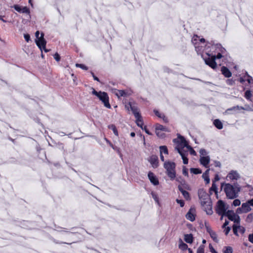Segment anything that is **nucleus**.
<instances>
[{"label":"nucleus","instance_id":"6e6d98bb","mask_svg":"<svg viewBox=\"0 0 253 253\" xmlns=\"http://www.w3.org/2000/svg\"><path fill=\"white\" fill-rule=\"evenodd\" d=\"M205 226L207 230V231L210 234V233H211L213 231L211 229V228L207 224L206 222H205Z\"/></svg>","mask_w":253,"mask_h":253},{"label":"nucleus","instance_id":"8fccbe9b","mask_svg":"<svg viewBox=\"0 0 253 253\" xmlns=\"http://www.w3.org/2000/svg\"><path fill=\"white\" fill-rule=\"evenodd\" d=\"M151 194L152 195V197L153 198V199L155 200V201H156V202L158 204H159V199H158V198L157 196V195L153 192H152L151 193Z\"/></svg>","mask_w":253,"mask_h":253},{"label":"nucleus","instance_id":"c03bdc74","mask_svg":"<svg viewBox=\"0 0 253 253\" xmlns=\"http://www.w3.org/2000/svg\"><path fill=\"white\" fill-rule=\"evenodd\" d=\"M202 177L204 179L206 184L210 183V179L209 175H206V174H203Z\"/></svg>","mask_w":253,"mask_h":253},{"label":"nucleus","instance_id":"bf43d9fd","mask_svg":"<svg viewBox=\"0 0 253 253\" xmlns=\"http://www.w3.org/2000/svg\"><path fill=\"white\" fill-rule=\"evenodd\" d=\"M176 202L177 203L180 204V206L181 207H183L184 206V202L183 201H182L181 200L176 199Z\"/></svg>","mask_w":253,"mask_h":253},{"label":"nucleus","instance_id":"6e6552de","mask_svg":"<svg viewBox=\"0 0 253 253\" xmlns=\"http://www.w3.org/2000/svg\"><path fill=\"white\" fill-rule=\"evenodd\" d=\"M198 195L201 203H203V202L211 201L209 194L207 193L205 191H199Z\"/></svg>","mask_w":253,"mask_h":253},{"label":"nucleus","instance_id":"774afa93","mask_svg":"<svg viewBox=\"0 0 253 253\" xmlns=\"http://www.w3.org/2000/svg\"><path fill=\"white\" fill-rule=\"evenodd\" d=\"M247 204L249 205V206H253V199H251L247 202Z\"/></svg>","mask_w":253,"mask_h":253},{"label":"nucleus","instance_id":"4be33fe9","mask_svg":"<svg viewBox=\"0 0 253 253\" xmlns=\"http://www.w3.org/2000/svg\"><path fill=\"white\" fill-rule=\"evenodd\" d=\"M128 105L130 106V110L132 111L133 114L134 115L135 118H140V116H141V114L138 111L137 107L135 106H132L130 102H129Z\"/></svg>","mask_w":253,"mask_h":253},{"label":"nucleus","instance_id":"de8ad7c7","mask_svg":"<svg viewBox=\"0 0 253 253\" xmlns=\"http://www.w3.org/2000/svg\"><path fill=\"white\" fill-rule=\"evenodd\" d=\"M197 253H204V246L201 245L198 248Z\"/></svg>","mask_w":253,"mask_h":253},{"label":"nucleus","instance_id":"423d86ee","mask_svg":"<svg viewBox=\"0 0 253 253\" xmlns=\"http://www.w3.org/2000/svg\"><path fill=\"white\" fill-rule=\"evenodd\" d=\"M216 212L218 215L222 216L225 215L226 214L225 205L222 200H219L217 202Z\"/></svg>","mask_w":253,"mask_h":253},{"label":"nucleus","instance_id":"7c9ffc66","mask_svg":"<svg viewBox=\"0 0 253 253\" xmlns=\"http://www.w3.org/2000/svg\"><path fill=\"white\" fill-rule=\"evenodd\" d=\"M136 119V124L137 126L140 127L141 129H143V122L141 115L140 116V118H135Z\"/></svg>","mask_w":253,"mask_h":253},{"label":"nucleus","instance_id":"9d476101","mask_svg":"<svg viewBox=\"0 0 253 253\" xmlns=\"http://www.w3.org/2000/svg\"><path fill=\"white\" fill-rule=\"evenodd\" d=\"M225 216L228 217V219L231 221H234V222L239 223L240 222V217L238 215L235 214L232 211H228Z\"/></svg>","mask_w":253,"mask_h":253},{"label":"nucleus","instance_id":"5fc2aeb1","mask_svg":"<svg viewBox=\"0 0 253 253\" xmlns=\"http://www.w3.org/2000/svg\"><path fill=\"white\" fill-rule=\"evenodd\" d=\"M240 204H241V202L238 199L234 200L233 202V205L235 207L239 206L240 205Z\"/></svg>","mask_w":253,"mask_h":253},{"label":"nucleus","instance_id":"b1692460","mask_svg":"<svg viewBox=\"0 0 253 253\" xmlns=\"http://www.w3.org/2000/svg\"><path fill=\"white\" fill-rule=\"evenodd\" d=\"M184 147H186L188 149H189V150L191 149V148H193L191 146L188 145V142H187V143L185 144L184 145H182L181 146V147H179V145H177L175 147V150H176L177 151V152H178V150L179 151L181 150L182 152H187V151H185V150H183V148Z\"/></svg>","mask_w":253,"mask_h":253},{"label":"nucleus","instance_id":"c9c22d12","mask_svg":"<svg viewBox=\"0 0 253 253\" xmlns=\"http://www.w3.org/2000/svg\"><path fill=\"white\" fill-rule=\"evenodd\" d=\"M199 37L198 36L195 35L192 38L191 42L194 45H198L199 44Z\"/></svg>","mask_w":253,"mask_h":253},{"label":"nucleus","instance_id":"603ef678","mask_svg":"<svg viewBox=\"0 0 253 253\" xmlns=\"http://www.w3.org/2000/svg\"><path fill=\"white\" fill-rule=\"evenodd\" d=\"M53 57L56 61H59L60 60V56L57 52L54 54Z\"/></svg>","mask_w":253,"mask_h":253},{"label":"nucleus","instance_id":"ea45409f","mask_svg":"<svg viewBox=\"0 0 253 253\" xmlns=\"http://www.w3.org/2000/svg\"><path fill=\"white\" fill-rule=\"evenodd\" d=\"M153 112L156 116L161 119L162 118L163 115H165L164 113H160L158 110L156 109H154Z\"/></svg>","mask_w":253,"mask_h":253},{"label":"nucleus","instance_id":"a878e982","mask_svg":"<svg viewBox=\"0 0 253 253\" xmlns=\"http://www.w3.org/2000/svg\"><path fill=\"white\" fill-rule=\"evenodd\" d=\"M210 47V45H209V44H208V42L206 44L205 47H203V45H202L198 44L195 45V50L198 53L203 51L205 48L208 49V48Z\"/></svg>","mask_w":253,"mask_h":253},{"label":"nucleus","instance_id":"864d4df0","mask_svg":"<svg viewBox=\"0 0 253 253\" xmlns=\"http://www.w3.org/2000/svg\"><path fill=\"white\" fill-rule=\"evenodd\" d=\"M233 250L231 247H227L225 251H224V253H232Z\"/></svg>","mask_w":253,"mask_h":253},{"label":"nucleus","instance_id":"58836bf2","mask_svg":"<svg viewBox=\"0 0 253 253\" xmlns=\"http://www.w3.org/2000/svg\"><path fill=\"white\" fill-rule=\"evenodd\" d=\"M156 134L158 137L161 138H164L166 136V134L165 133L156 130Z\"/></svg>","mask_w":253,"mask_h":253},{"label":"nucleus","instance_id":"0e129e2a","mask_svg":"<svg viewBox=\"0 0 253 253\" xmlns=\"http://www.w3.org/2000/svg\"><path fill=\"white\" fill-rule=\"evenodd\" d=\"M189 152H190V154L191 155L196 156L197 155L196 151L193 149V148H191V149H190L189 150Z\"/></svg>","mask_w":253,"mask_h":253},{"label":"nucleus","instance_id":"f704fd0d","mask_svg":"<svg viewBox=\"0 0 253 253\" xmlns=\"http://www.w3.org/2000/svg\"><path fill=\"white\" fill-rule=\"evenodd\" d=\"M190 172L194 174H200L202 173V170L199 168H191L190 169Z\"/></svg>","mask_w":253,"mask_h":253},{"label":"nucleus","instance_id":"6ab92c4d","mask_svg":"<svg viewBox=\"0 0 253 253\" xmlns=\"http://www.w3.org/2000/svg\"><path fill=\"white\" fill-rule=\"evenodd\" d=\"M195 210L194 209H190L186 215L187 219L193 221L195 219Z\"/></svg>","mask_w":253,"mask_h":253},{"label":"nucleus","instance_id":"c85d7f7f","mask_svg":"<svg viewBox=\"0 0 253 253\" xmlns=\"http://www.w3.org/2000/svg\"><path fill=\"white\" fill-rule=\"evenodd\" d=\"M184 239L186 243L191 244L193 241V237L192 234H185L184 235Z\"/></svg>","mask_w":253,"mask_h":253},{"label":"nucleus","instance_id":"a18cd8bd","mask_svg":"<svg viewBox=\"0 0 253 253\" xmlns=\"http://www.w3.org/2000/svg\"><path fill=\"white\" fill-rule=\"evenodd\" d=\"M182 173L184 175L188 176V169L185 166L182 167Z\"/></svg>","mask_w":253,"mask_h":253},{"label":"nucleus","instance_id":"2f4dec72","mask_svg":"<svg viewBox=\"0 0 253 253\" xmlns=\"http://www.w3.org/2000/svg\"><path fill=\"white\" fill-rule=\"evenodd\" d=\"M115 90H117L118 93H116V95L118 97H126L127 96V93L125 90H117L115 89Z\"/></svg>","mask_w":253,"mask_h":253},{"label":"nucleus","instance_id":"680f3d73","mask_svg":"<svg viewBox=\"0 0 253 253\" xmlns=\"http://www.w3.org/2000/svg\"><path fill=\"white\" fill-rule=\"evenodd\" d=\"M209 248H210L211 252L212 253H217V252L214 249L213 247L210 244Z\"/></svg>","mask_w":253,"mask_h":253},{"label":"nucleus","instance_id":"4d7b16f0","mask_svg":"<svg viewBox=\"0 0 253 253\" xmlns=\"http://www.w3.org/2000/svg\"><path fill=\"white\" fill-rule=\"evenodd\" d=\"M24 39L27 42H29L31 40L30 36L28 34H24Z\"/></svg>","mask_w":253,"mask_h":253},{"label":"nucleus","instance_id":"37998d69","mask_svg":"<svg viewBox=\"0 0 253 253\" xmlns=\"http://www.w3.org/2000/svg\"><path fill=\"white\" fill-rule=\"evenodd\" d=\"M200 157L201 156H207L208 153L205 149H201L199 151Z\"/></svg>","mask_w":253,"mask_h":253},{"label":"nucleus","instance_id":"473e14b6","mask_svg":"<svg viewBox=\"0 0 253 253\" xmlns=\"http://www.w3.org/2000/svg\"><path fill=\"white\" fill-rule=\"evenodd\" d=\"M160 153L163 154V153H164L165 154H168L169 151L168 148L165 145L161 146L159 147Z\"/></svg>","mask_w":253,"mask_h":253},{"label":"nucleus","instance_id":"dca6fc26","mask_svg":"<svg viewBox=\"0 0 253 253\" xmlns=\"http://www.w3.org/2000/svg\"><path fill=\"white\" fill-rule=\"evenodd\" d=\"M224 185V187L223 190H236V188L234 186V181L233 182H232L231 183H222L221 185L220 190H222L223 187Z\"/></svg>","mask_w":253,"mask_h":253},{"label":"nucleus","instance_id":"79ce46f5","mask_svg":"<svg viewBox=\"0 0 253 253\" xmlns=\"http://www.w3.org/2000/svg\"><path fill=\"white\" fill-rule=\"evenodd\" d=\"M76 66L77 67H79V68H80L83 70H87L88 69V67L87 66H86L85 65L83 64L77 63L76 64Z\"/></svg>","mask_w":253,"mask_h":253},{"label":"nucleus","instance_id":"a211bd4d","mask_svg":"<svg viewBox=\"0 0 253 253\" xmlns=\"http://www.w3.org/2000/svg\"><path fill=\"white\" fill-rule=\"evenodd\" d=\"M180 183L178 185V190H190V187L185 180L182 178H180Z\"/></svg>","mask_w":253,"mask_h":253},{"label":"nucleus","instance_id":"f3484780","mask_svg":"<svg viewBox=\"0 0 253 253\" xmlns=\"http://www.w3.org/2000/svg\"><path fill=\"white\" fill-rule=\"evenodd\" d=\"M148 178L150 182L154 185H157L159 184V180L156 177L155 175L152 172H149L148 174Z\"/></svg>","mask_w":253,"mask_h":253},{"label":"nucleus","instance_id":"f257e3e1","mask_svg":"<svg viewBox=\"0 0 253 253\" xmlns=\"http://www.w3.org/2000/svg\"><path fill=\"white\" fill-rule=\"evenodd\" d=\"M208 44L212 47V48H214L215 52L217 53V54L215 55L217 59L223 58L224 59H227V53L226 49L222 46L220 43L215 44L214 42L211 41L210 42H208Z\"/></svg>","mask_w":253,"mask_h":253},{"label":"nucleus","instance_id":"4c0bfd02","mask_svg":"<svg viewBox=\"0 0 253 253\" xmlns=\"http://www.w3.org/2000/svg\"><path fill=\"white\" fill-rule=\"evenodd\" d=\"M209 234L210 235L211 237L213 239V240L214 242H215L216 243H218V240L217 239V234L215 232L213 231L211 233H210V234Z\"/></svg>","mask_w":253,"mask_h":253},{"label":"nucleus","instance_id":"9b49d317","mask_svg":"<svg viewBox=\"0 0 253 253\" xmlns=\"http://www.w3.org/2000/svg\"><path fill=\"white\" fill-rule=\"evenodd\" d=\"M240 177L239 174L236 170L230 171L226 176V179H230L232 182L236 181Z\"/></svg>","mask_w":253,"mask_h":253},{"label":"nucleus","instance_id":"2eb2a0df","mask_svg":"<svg viewBox=\"0 0 253 253\" xmlns=\"http://www.w3.org/2000/svg\"><path fill=\"white\" fill-rule=\"evenodd\" d=\"M148 161L154 168H157L158 167L159 160L158 158L156 155H152L150 157Z\"/></svg>","mask_w":253,"mask_h":253},{"label":"nucleus","instance_id":"4468645a","mask_svg":"<svg viewBox=\"0 0 253 253\" xmlns=\"http://www.w3.org/2000/svg\"><path fill=\"white\" fill-rule=\"evenodd\" d=\"M210 162V157L209 156H201L200 158V164L203 165L206 168L209 167V164Z\"/></svg>","mask_w":253,"mask_h":253},{"label":"nucleus","instance_id":"72a5a7b5","mask_svg":"<svg viewBox=\"0 0 253 253\" xmlns=\"http://www.w3.org/2000/svg\"><path fill=\"white\" fill-rule=\"evenodd\" d=\"M245 97L248 100L252 101L251 98L252 96V94L251 90L248 89L245 92Z\"/></svg>","mask_w":253,"mask_h":253},{"label":"nucleus","instance_id":"a19ab883","mask_svg":"<svg viewBox=\"0 0 253 253\" xmlns=\"http://www.w3.org/2000/svg\"><path fill=\"white\" fill-rule=\"evenodd\" d=\"M183 195V196H184V197L186 199V200H189L190 199V196H189V193L187 192V191H180Z\"/></svg>","mask_w":253,"mask_h":253},{"label":"nucleus","instance_id":"cd10ccee","mask_svg":"<svg viewBox=\"0 0 253 253\" xmlns=\"http://www.w3.org/2000/svg\"><path fill=\"white\" fill-rule=\"evenodd\" d=\"M213 124L215 127L218 129H221L223 128L222 123L219 119L214 120Z\"/></svg>","mask_w":253,"mask_h":253},{"label":"nucleus","instance_id":"338daca9","mask_svg":"<svg viewBox=\"0 0 253 253\" xmlns=\"http://www.w3.org/2000/svg\"><path fill=\"white\" fill-rule=\"evenodd\" d=\"M249 240L250 242L253 243V234H251L249 235Z\"/></svg>","mask_w":253,"mask_h":253},{"label":"nucleus","instance_id":"1a4fd4ad","mask_svg":"<svg viewBox=\"0 0 253 253\" xmlns=\"http://www.w3.org/2000/svg\"><path fill=\"white\" fill-rule=\"evenodd\" d=\"M36 43L38 47L42 51V48L45 47L46 44V41L44 39V34L42 33L41 37L38 40H36Z\"/></svg>","mask_w":253,"mask_h":253},{"label":"nucleus","instance_id":"3c124183","mask_svg":"<svg viewBox=\"0 0 253 253\" xmlns=\"http://www.w3.org/2000/svg\"><path fill=\"white\" fill-rule=\"evenodd\" d=\"M209 190H218L217 185L215 182H212L211 186L209 188Z\"/></svg>","mask_w":253,"mask_h":253},{"label":"nucleus","instance_id":"69168bd1","mask_svg":"<svg viewBox=\"0 0 253 253\" xmlns=\"http://www.w3.org/2000/svg\"><path fill=\"white\" fill-rule=\"evenodd\" d=\"M215 166L216 167H219L220 168L221 166V163L219 161H215L214 162Z\"/></svg>","mask_w":253,"mask_h":253},{"label":"nucleus","instance_id":"aec40b11","mask_svg":"<svg viewBox=\"0 0 253 253\" xmlns=\"http://www.w3.org/2000/svg\"><path fill=\"white\" fill-rule=\"evenodd\" d=\"M178 138L179 139V141L177 140L176 139H174L173 140V142L178 143V144L177 145H179V147H181L182 145H184L185 144L187 143V141L186 140L184 137L181 135L179 134H178Z\"/></svg>","mask_w":253,"mask_h":253},{"label":"nucleus","instance_id":"e433bc0d","mask_svg":"<svg viewBox=\"0 0 253 253\" xmlns=\"http://www.w3.org/2000/svg\"><path fill=\"white\" fill-rule=\"evenodd\" d=\"M108 127L113 130L114 134L116 136H118V132L116 126L114 125H110Z\"/></svg>","mask_w":253,"mask_h":253},{"label":"nucleus","instance_id":"bb28decb","mask_svg":"<svg viewBox=\"0 0 253 253\" xmlns=\"http://www.w3.org/2000/svg\"><path fill=\"white\" fill-rule=\"evenodd\" d=\"M155 129H156V130L159 131H165V132H169L168 128L163 126L162 125L159 124H156Z\"/></svg>","mask_w":253,"mask_h":253},{"label":"nucleus","instance_id":"39448f33","mask_svg":"<svg viewBox=\"0 0 253 253\" xmlns=\"http://www.w3.org/2000/svg\"><path fill=\"white\" fill-rule=\"evenodd\" d=\"M235 187L236 190H241L242 188L247 187L250 190H253V188L249 184L245 182V179L241 177H240L236 181H234Z\"/></svg>","mask_w":253,"mask_h":253},{"label":"nucleus","instance_id":"20e7f679","mask_svg":"<svg viewBox=\"0 0 253 253\" xmlns=\"http://www.w3.org/2000/svg\"><path fill=\"white\" fill-rule=\"evenodd\" d=\"M207 54L208 56V57H203V59L205 61V64L213 69H216L217 67V64L215 62V60L217 59L215 57V55H213L212 54H209L207 53Z\"/></svg>","mask_w":253,"mask_h":253},{"label":"nucleus","instance_id":"13d9d810","mask_svg":"<svg viewBox=\"0 0 253 253\" xmlns=\"http://www.w3.org/2000/svg\"><path fill=\"white\" fill-rule=\"evenodd\" d=\"M142 130H144L145 132L148 135H152V133L147 129L146 126H143Z\"/></svg>","mask_w":253,"mask_h":253},{"label":"nucleus","instance_id":"ddd939ff","mask_svg":"<svg viewBox=\"0 0 253 253\" xmlns=\"http://www.w3.org/2000/svg\"><path fill=\"white\" fill-rule=\"evenodd\" d=\"M251 210V207L249 206V205L247 204V203L246 202L243 203L241 207L238 208L236 211L238 213H247L250 211Z\"/></svg>","mask_w":253,"mask_h":253},{"label":"nucleus","instance_id":"7ed1b4c3","mask_svg":"<svg viewBox=\"0 0 253 253\" xmlns=\"http://www.w3.org/2000/svg\"><path fill=\"white\" fill-rule=\"evenodd\" d=\"M164 167L167 170V174L171 180H173L176 176L175 172V163L169 161L166 162L164 163Z\"/></svg>","mask_w":253,"mask_h":253},{"label":"nucleus","instance_id":"412c9836","mask_svg":"<svg viewBox=\"0 0 253 253\" xmlns=\"http://www.w3.org/2000/svg\"><path fill=\"white\" fill-rule=\"evenodd\" d=\"M226 195L229 199H233L238 197L239 191H224Z\"/></svg>","mask_w":253,"mask_h":253},{"label":"nucleus","instance_id":"f03ea898","mask_svg":"<svg viewBox=\"0 0 253 253\" xmlns=\"http://www.w3.org/2000/svg\"><path fill=\"white\" fill-rule=\"evenodd\" d=\"M92 94L95 95L102 102L107 108L110 109L111 106L109 103V97L107 92L104 91H97L92 88Z\"/></svg>","mask_w":253,"mask_h":253},{"label":"nucleus","instance_id":"09e8293b","mask_svg":"<svg viewBox=\"0 0 253 253\" xmlns=\"http://www.w3.org/2000/svg\"><path fill=\"white\" fill-rule=\"evenodd\" d=\"M226 82L229 85H233L235 84V81L232 79H227Z\"/></svg>","mask_w":253,"mask_h":253},{"label":"nucleus","instance_id":"052dcab7","mask_svg":"<svg viewBox=\"0 0 253 253\" xmlns=\"http://www.w3.org/2000/svg\"><path fill=\"white\" fill-rule=\"evenodd\" d=\"M91 74L93 79L95 81L100 82V80H99V78L94 75V73H93L92 72H91Z\"/></svg>","mask_w":253,"mask_h":253},{"label":"nucleus","instance_id":"c756f323","mask_svg":"<svg viewBox=\"0 0 253 253\" xmlns=\"http://www.w3.org/2000/svg\"><path fill=\"white\" fill-rule=\"evenodd\" d=\"M245 110V109L242 106H239L237 105L236 106H233L231 108H228L226 110V112L227 113H229V112L234 111H236L237 110Z\"/></svg>","mask_w":253,"mask_h":253},{"label":"nucleus","instance_id":"393cba45","mask_svg":"<svg viewBox=\"0 0 253 253\" xmlns=\"http://www.w3.org/2000/svg\"><path fill=\"white\" fill-rule=\"evenodd\" d=\"M178 153L181 156L184 164L186 165L188 163V159L187 158L188 152H182L181 151H179Z\"/></svg>","mask_w":253,"mask_h":253},{"label":"nucleus","instance_id":"e2e57ef3","mask_svg":"<svg viewBox=\"0 0 253 253\" xmlns=\"http://www.w3.org/2000/svg\"><path fill=\"white\" fill-rule=\"evenodd\" d=\"M219 177L217 174H215L214 177V179L212 180V182H216L219 180Z\"/></svg>","mask_w":253,"mask_h":253},{"label":"nucleus","instance_id":"5701e85b","mask_svg":"<svg viewBox=\"0 0 253 253\" xmlns=\"http://www.w3.org/2000/svg\"><path fill=\"white\" fill-rule=\"evenodd\" d=\"M221 73L224 75V76L226 78H229L232 76V73L229 70V69L225 67L222 66L221 68Z\"/></svg>","mask_w":253,"mask_h":253},{"label":"nucleus","instance_id":"0eeeda50","mask_svg":"<svg viewBox=\"0 0 253 253\" xmlns=\"http://www.w3.org/2000/svg\"><path fill=\"white\" fill-rule=\"evenodd\" d=\"M201 204L203 210L206 212L207 214L211 215L212 213L211 201L208 202H203V203H201Z\"/></svg>","mask_w":253,"mask_h":253},{"label":"nucleus","instance_id":"f8f14e48","mask_svg":"<svg viewBox=\"0 0 253 253\" xmlns=\"http://www.w3.org/2000/svg\"><path fill=\"white\" fill-rule=\"evenodd\" d=\"M13 7L16 11L20 13H27L30 15V9L27 6H22L18 4H14Z\"/></svg>","mask_w":253,"mask_h":253},{"label":"nucleus","instance_id":"49530a36","mask_svg":"<svg viewBox=\"0 0 253 253\" xmlns=\"http://www.w3.org/2000/svg\"><path fill=\"white\" fill-rule=\"evenodd\" d=\"M179 248L182 250H185L188 249V246L187 244L182 243L179 245Z\"/></svg>","mask_w":253,"mask_h":253}]
</instances>
